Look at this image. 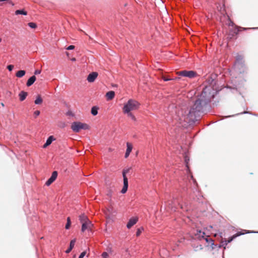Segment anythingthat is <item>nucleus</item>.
<instances>
[{"instance_id": "obj_16", "label": "nucleus", "mask_w": 258, "mask_h": 258, "mask_svg": "<svg viewBox=\"0 0 258 258\" xmlns=\"http://www.w3.org/2000/svg\"><path fill=\"white\" fill-rule=\"evenodd\" d=\"M36 79V78L35 76H33L31 77H30L27 81V86H30L31 85H32L35 81Z\"/></svg>"}, {"instance_id": "obj_18", "label": "nucleus", "mask_w": 258, "mask_h": 258, "mask_svg": "<svg viewBox=\"0 0 258 258\" xmlns=\"http://www.w3.org/2000/svg\"><path fill=\"white\" fill-rule=\"evenodd\" d=\"M27 95L28 94L27 92L24 91H21L19 95L20 97V100L21 101H23L26 98Z\"/></svg>"}, {"instance_id": "obj_46", "label": "nucleus", "mask_w": 258, "mask_h": 258, "mask_svg": "<svg viewBox=\"0 0 258 258\" xmlns=\"http://www.w3.org/2000/svg\"><path fill=\"white\" fill-rule=\"evenodd\" d=\"M193 179V182L195 183H196V181L195 180V178H192Z\"/></svg>"}, {"instance_id": "obj_41", "label": "nucleus", "mask_w": 258, "mask_h": 258, "mask_svg": "<svg viewBox=\"0 0 258 258\" xmlns=\"http://www.w3.org/2000/svg\"><path fill=\"white\" fill-rule=\"evenodd\" d=\"M107 251L110 253H111L112 252V250L111 248H108L107 249Z\"/></svg>"}, {"instance_id": "obj_15", "label": "nucleus", "mask_w": 258, "mask_h": 258, "mask_svg": "<svg viewBox=\"0 0 258 258\" xmlns=\"http://www.w3.org/2000/svg\"><path fill=\"white\" fill-rule=\"evenodd\" d=\"M75 242H76V239H73L72 240H71V241L70 242V244L69 247L66 251V253H70L72 249L74 248V246Z\"/></svg>"}, {"instance_id": "obj_22", "label": "nucleus", "mask_w": 258, "mask_h": 258, "mask_svg": "<svg viewBox=\"0 0 258 258\" xmlns=\"http://www.w3.org/2000/svg\"><path fill=\"white\" fill-rule=\"evenodd\" d=\"M91 113L93 115H96L98 113V108L96 106H94L91 109Z\"/></svg>"}, {"instance_id": "obj_3", "label": "nucleus", "mask_w": 258, "mask_h": 258, "mask_svg": "<svg viewBox=\"0 0 258 258\" xmlns=\"http://www.w3.org/2000/svg\"><path fill=\"white\" fill-rule=\"evenodd\" d=\"M71 128L73 132L75 133H79L82 130H90V126L86 123L76 121L72 123Z\"/></svg>"}, {"instance_id": "obj_48", "label": "nucleus", "mask_w": 258, "mask_h": 258, "mask_svg": "<svg viewBox=\"0 0 258 258\" xmlns=\"http://www.w3.org/2000/svg\"><path fill=\"white\" fill-rule=\"evenodd\" d=\"M199 248H200V249H203L202 246L200 245V247H199Z\"/></svg>"}, {"instance_id": "obj_24", "label": "nucleus", "mask_w": 258, "mask_h": 258, "mask_svg": "<svg viewBox=\"0 0 258 258\" xmlns=\"http://www.w3.org/2000/svg\"><path fill=\"white\" fill-rule=\"evenodd\" d=\"M71 225V218L70 217L67 218V222L65 228L66 229H69Z\"/></svg>"}, {"instance_id": "obj_33", "label": "nucleus", "mask_w": 258, "mask_h": 258, "mask_svg": "<svg viewBox=\"0 0 258 258\" xmlns=\"http://www.w3.org/2000/svg\"><path fill=\"white\" fill-rule=\"evenodd\" d=\"M86 254V251L82 252L79 256V258H83Z\"/></svg>"}, {"instance_id": "obj_26", "label": "nucleus", "mask_w": 258, "mask_h": 258, "mask_svg": "<svg viewBox=\"0 0 258 258\" xmlns=\"http://www.w3.org/2000/svg\"><path fill=\"white\" fill-rule=\"evenodd\" d=\"M56 178H49L48 180L46 182L45 184L47 186L50 185L54 181Z\"/></svg>"}, {"instance_id": "obj_35", "label": "nucleus", "mask_w": 258, "mask_h": 258, "mask_svg": "<svg viewBox=\"0 0 258 258\" xmlns=\"http://www.w3.org/2000/svg\"><path fill=\"white\" fill-rule=\"evenodd\" d=\"M14 68V66L13 65H9L8 67H7V68L10 71H11Z\"/></svg>"}, {"instance_id": "obj_8", "label": "nucleus", "mask_w": 258, "mask_h": 258, "mask_svg": "<svg viewBox=\"0 0 258 258\" xmlns=\"http://www.w3.org/2000/svg\"><path fill=\"white\" fill-rule=\"evenodd\" d=\"M128 178H123V186L121 190V192L122 194H125L128 188Z\"/></svg>"}, {"instance_id": "obj_51", "label": "nucleus", "mask_w": 258, "mask_h": 258, "mask_svg": "<svg viewBox=\"0 0 258 258\" xmlns=\"http://www.w3.org/2000/svg\"><path fill=\"white\" fill-rule=\"evenodd\" d=\"M222 233H220V237H221V238L222 237Z\"/></svg>"}, {"instance_id": "obj_39", "label": "nucleus", "mask_w": 258, "mask_h": 258, "mask_svg": "<svg viewBox=\"0 0 258 258\" xmlns=\"http://www.w3.org/2000/svg\"><path fill=\"white\" fill-rule=\"evenodd\" d=\"M40 73H41V71L37 70L35 71L34 74L35 75H38V74H40Z\"/></svg>"}, {"instance_id": "obj_49", "label": "nucleus", "mask_w": 258, "mask_h": 258, "mask_svg": "<svg viewBox=\"0 0 258 258\" xmlns=\"http://www.w3.org/2000/svg\"><path fill=\"white\" fill-rule=\"evenodd\" d=\"M66 54L68 56H69V53L68 52H67Z\"/></svg>"}, {"instance_id": "obj_32", "label": "nucleus", "mask_w": 258, "mask_h": 258, "mask_svg": "<svg viewBox=\"0 0 258 258\" xmlns=\"http://www.w3.org/2000/svg\"><path fill=\"white\" fill-rule=\"evenodd\" d=\"M58 175L57 171H55L52 172V175L50 177H56Z\"/></svg>"}, {"instance_id": "obj_40", "label": "nucleus", "mask_w": 258, "mask_h": 258, "mask_svg": "<svg viewBox=\"0 0 258 258\" xmlns=\"http://www.w3.org/2000/svg\"><path fill=\"white\" fill-rule=\"evenodd\" d=\"M184 160H185V162H186V163L187 164L188 163V161H189V158L187 156H185L184 158Z\"/></svg>"}, {"instance_id": "obj_42", "label": "nucleus", "mask_w": 258, "mask_h": 258, "mask_svg": "<svg viewBox=\"0 0 258 258\" xmlns=\"http://www.w3.org/2000/svg\"><path fill=\"white\" fill-rule=\"evenodd\" d=\"M163 79H164L165 81H168V80H171L170 79H166V78H164V77H163Z\"/></svg>"}, {"instance_id": "obj_45", "label": "nucleus", "mask_w": 258, "mask_h": 258, "mask_svg": "<svg viewBox=\"0 0 258 258\" xmlns=\"http://www.w3.org/2000/svg\"><path fill=\"white\" fill-rule=\"evenodd\" d=\"M10 3L12 6H14V3H13L12 2L10 1Z\"/></svg>"}, {"instance_id": "obj_54", "label": "nucleus", "mask_w": 258, "mask_h": 258, "mask_svg": "<svg viewBox=\"0 0 258 258\" xmlns=\"http://www.w3.org/2000/svg\"><path fill=\"white\" fill-rule=\"evenodd\" d=\"M2 42V39L0 38V43Z\"/></svg>"}, {"instance_id": "obj_9", "label": "nucleus", "mask_w": 258, "mask_h": 258, "mask_svg": "<svg viewBox=\"0 0 258 258\" xmlns=\"http://www.w3.org/2000/svg\"><path fill=\"white\" fill-rule=\"evenodd\" d=\"M126 146L127 149L124 156L125 158H127L129 156L130 153L131 152L133 149V146L130 143L127 142L126 143Z\"/></svg>"}, {"instance_id": "obj_31", "label": "nucleus", "mask_w": 258, "mask_h": 258, "mask_svg": "<svg viewBox=\"0 0 258 258\" xmlns=\"http://www.w3.org/2000/svg\"><path fill=\"white\" fill-rule=\"evenodd\" d=\"M102 256L103 258H108V254L107 252H104L102 253Z\"/></svg>"}, {"instance_id": "obj_47", "label": "nucleus", "mask_w": 258, "mask_h": 258, "mask_svg": "<svg viewBox=\"0 0 258 258\" xmlns=\"http://www.w3.org/2000/svg\"><path fill=\"white\" fill-rule=\"evenodd\" d=\"M199 248H200V249H203L202 246L200 245V247H199Z\"/></svg>"}, {"instance_id": "obj_19", "label": "nucleus", "mask_w": 258, "mask_h": 258, "mask_svg": "<svg viewBox=\"0 0 258 258\" xmlns=\"http://www.w3.org/2000/svg\"><path fill=\"white\" fill-rule=\"evenodd\" d=\"M227 245V241H226V239L225 238V239H222L221 241V243L219 245V247H223L224 248V249H226V246Z\"/></svg>"}, {"instance_id": "obj_13", "label": "nucleus", "mask_w": 258, "mask_h": 258, "mask_svg": "<svg viewBox=\"0 0 258 258\" xmlns=\"http://www.w3.org/2000/svg\"><path fill=\"white\" fill-rule=\"evenodd\" d=\"M244 233L241 232H238L236 234H234L233 236L235 238H236L237 237L239 236L242 235H243L244 233H258V232H255L254 231L247 230H244Z\"/></svg>"}, {"instance_id": "obj_14", "label": "nucleus", "mask_w": 258, "mask_h": 258, "mask_svg": "<svg viewBox=\"0 0 258 258\" xmlns=\"http://www.w3.org/2000/svg\"><path fill=\"white\" fill-rule=\"evenodd\" d=\"M114 96L115 93L113 91H109L106 94V97L108 100H112L114 97Z\"/></svg>"}, {"instance_id": "obj_2", "label": "nucleus", "mask_w": 258, "mask_h": 258, "mask_svg": "<svg viewBox=\"0 0 258 258\" xmlns=\"http://www.w3.org/2000/svg\"><path fill=\"white\" fill-rule=\"evenodd\" d=\"M139 106L140 103L137 101L130 99L126 103H124L122 111L124 114H127L132 112L133 111L137 110Z\"/></svg>"}, {"instance_id": "obj_29", "label": "nucleus", "mask_w": 258, "mask_h": 258, "mask_svg": "<svg viewBox=\"0 0 258 258\" xmlns=\"http://www.w3.org/2000/svg\"><path fill=\"white\" fill-rule=\"evenodd\" d=\"M143 230V228H139L137 230V233H136V235H137V236H139L141 234V232H142Z\"/></svg>"}, {"instance_id": "obj_34", "label": "nucleus", "mask_w": 258, "mask_h": 258, "mask_svg": "<svg viewBox=\"0 0 258 258\" xmlns=\"http://www.w3.org/2000/svg\"><path fill=\"white\" fill-rule=\"evenodd\" d=\"M177 75H180V76H184V77L185 71L177 72Z\"/></svg>"}, {"instance_id": "obj_6", "label": "nucleus", "mask_w": 258, "mask_h": 258, "mask_svg": "<svg viewBox=\"0 0 258 258\" xmlns=\"http://www.w3.org/2000/svg\"><path fill=\"white\" fill-rule=\"evenodd\" d=\"M114 211L112 208L108 209L105 212V214L107 219H111L113 216Z\"/></svg>"}, {"instance_id": "obj_36", "label": "nucleus", "mask_w": 258, "mask_h": 258, "mask_svg": "<svg viewBox=\"0 0 258 258\" xmlns=\"http://www.w3.org/2000/svg\"><path fill=\"white\" fill-rule=\"evenodd\" d=\"M75 48V46L74 45H70L69 47L67 48L68 50H72L73 49Z\"/></svg>"}, {"instance_id": "obj_21", "label": "nucleus", "mask_w": 258, "mask_h": 258, "mask_svg": "<svg viewBox=\"0 0 258 258\" xmlns=\"http://www.w3.org/2000/svg\"><path fill=\"white\" fill-rule=\"evenodd\" d=\"M204 239H205V240L208 242V243H211V246L212 247V248L214 249L215 248V247L214 246V243L213 242V241L212 239H210V238H209V237L208 236H207L206 237H205L204 238Z\"/></svg>"}, {"instance_id": "obj_43", "label": "nucleus", "mask_w": 258, "mask_h": 258, "mask_svg": "<svg viewBox=\"0 0 258 258\" xmlns=\"http://www.w3.org/2000/svg\"><path fill=\"white\" fill-rule=\"evenodd\" d=\"M229 25V26H233L234 25V24L233 22H230Z\"/></svg>"}, {"instance_id": "obj_5", "label": "nucleus", "mask_w": 258, "mask_h": 258, "mask_svg": "<svg viewBox=\"0 0 258 258\" xmlns=\"http://www.w3.org/2000/svg\"><path fill=\"white\" fill-rule=\"evenodd\" d=\"M98 74L97 72H92L89 74L87 77V81L90 83L93 82L97 78Z\"/></svg>"}, {"instance_id": "obj_20", "label": "nucleus", "mask_w": 258, "mask_h": 258, "mask_svg": "<svg viewBox=\"0 0 258 258\" xmlns=\"http://www.w3.org/2000/svg\"><path fill=\"white\" fill-rule=\"evenodd\" d=\"M25 71L23 70H21L18 71L16 74V76L18 78H21L25 75Z\"/></svg>"}, {"instance_id": "obj_1", "label": "nucleus", "mask_w": 258, "mask_h": 258, "mask_svg": "<svg viewBox=\"0 0 258 258\" xmlns=\"http://www.w3.org/2000/svg\"><path fill=\"white\" fill-rule=\"evenodd\" d=\"M210 87H206L200 96L195 101H192L187 108H182L178 113L177 119L180 123L185 126V122L193 121L197 114L200 112L203 106L209 102L214 96V92L211 91Z\"/></svg>"}, {"instance_id": "obj_10", "label": "nucleus", "mask_w": 258, "mask_h": 258, "mask_svg": "<svg viewBox=\"0 0 258 258\" xmlns=\"http://www.w3.org/2000/svg\"><path fill=\"white\" fill-rule=\"evenodd\" d=\"M55 140V138L53 136H50L47 139L46 143L43 146V148H46L47 146L50 145L51 143Z\"/></svg>"}, {"instance_id": "obj_17", "label": "nucleus", "mask_w": 258, "mask_h": 258, "mask_svg": "<svg viewBox=\"0 0 258 258\" xmlns=\"http://www.w3.org/2000/svg\"><path fill=\"white\" fill-rule=\"evenodd\" d=\"M132 170L130 168L123 170L122 172L123 177H126V176H131Z\"/></svg>"}, {"instance_id": "obj_50", "label": "nucleus", "mask_w": 258, "mask_h": 258, "mask_svg": "<svg viewBox=\"0 0 258 258\" xmlns=\"http://www.w3.org/2000/svg\"><path fill=\"white\" fill-rule=\"evenodd\" d=\"M9 0H0V1H8Z\"/></svg>"}, {"instance_id": "obj_37", "label": "nucleus", "mask_w": 258, "mask_h": 258, "mask_svg": "<svg viewBox=\"0 0 258 258\" xmlns=\"http://www.w3.org/2000/svg\"><path fill=\"white\" fill-rule=\"evenodd\" d=\"M34 114L36 116H38L39 114H40V111H38V110H36L34 112Z\"/></svg>"}, {"instance_id": "obj_52", "label": "nucleus", "mask_w": 258, "mask_h": 258, "mask_svg": "<svg viewBox=\"0 0 258 258\" xmlns=\"http://www.w3.org/2000/svg\"><path fill=\"white\" fill-rule=\"evenodd\" d=\"M1 104H2V106H4V104L3 103H2Z\"/></svg>"}, {"instance_id": "obj_23", "label": "nucleus", "mask_w": 258, "mask_h": 258, "mask_svg": "<svg viewBox=\"0 0 258 258\" xmlns=\"http://www.w3.org/2000/svg\"><path fill=\"white\" fill-rule=\"evenodd\" d=\"M42 99L39 95H38L37 97V98L35 101V103L36 104H40L42 103Z\"/></svg>"}, {"instance_id": "obj_12", "label": "nucleus", "mask_w": 258, "mask_h": 258, "mask_svg": "<svg viewBox=\"0 0 258 258\" xmlns=\"http://www.w3.org/2000/svg\"><path fill=\"white\" fill-rule=\"evenodd\" d=\"M205 234V232H202L201 230H197L196 233L195 234L194 238L201 239L204 238Z\"/></svg>"}, {"instance_id": "obj_25", "label": "nucleus", "mask_w": 258, "mask_h": 258, "mask_svg": "<svg viewBox=\"0 0 258 258\" xmlns=\"http://www.w3.org/2000/svg\"><path fill=\"white\" fill-rule=\"evenodd\" d=\"M15 14L16 15L22 14V15H26L27 13L26 11H25L24 10H17L15 12Z\"/></svg>"}, {"instance_id": "obj_7", "label": "nucleus", "mask_w": 258, "mask_h": 258, "mask_svg": "<svg viewBox=\"0 0 258 258\" xmlns=\"http://www.w3.org/2000/svg\"><path fill=\"white\" fill-rule=\"evenodd\" d=\"M138 218H132L130 219L126 225V227L128 229H130L134 225H135L138 221Z\"/></svg>"}, {"instance_id": "obj_38", "label": "nucleus", "mask_w": 258, "mask_h": 258, "mask_svg": "<svg viewBox=\"0 0 258 258\" xmlns=\"http://www.w3.org/2000/svg\"><path fill=\"white\" fill-rule=\"evenodd\" d=\"M66 124L64 122H61L60 127L63 128V127H64L66 126Z\"/></svg>"}, {"instance_id": "obj_11", "label": "nucleus", "mask_w": 258, "mask_h": 258, "mask_svg": "<svg viewBox=\"0 0 258 258\" xmlns=\"http://www.w3.org/2000/svg\"><path fill=\"white\" fill-rule=\"evenodd\" d=\"M196 76H197V74L192 71H185L184 77H187V78L191 79V78H195Z\"/></svg>"}, {"instance_id": "obj_28", "label": "nucleus", "mask_w": 258, "mask_h": 258, "mask_svg": "<svg viewBox=\"0 0 258 258\" xmlns=\"http://www.w3.org/2000/svg\"><path fill=\"white\" fill-rule=\"evenodd\" d=\"M28 25L29 27H30L32 28H35L36 27V24H35L34 23H32V22L29 23H28Z\"/></svg>"}, {"instance_id": "obj_4", "label": "nucleus", "mask_w": 258, "mask_h": 258, "mask_svg": "<svg viewBox=\"0 0 258 258\" xmlns=\"http://www.w3.org/2000/svg\"><path fill=\"white\" fill-rule=\"evenodd\" d=\"M79 220L82 223L81 231L82 232H84L87 229L90 231L92 230L93 225L85 215H80Z\"/></svg>"}, {"instance_id": "obj_44", "label": "nucleus", "mask_w": 258, "mask_h": 258, "mask_svg": "<svg viewBox=\"0 0 258 258\" xmlns=\"http://www.w3.org/2000/svg\"><path fill=\"white\" fill-rule=\"evenodd\" d=\"M71 60H72V61H76V58L74 57V58H72L71 59Z\"/></svg>"}, {"instance_id": "obj_53", "label": "nucleus", "mask_w": 258, "mask_h": 258, "mask_svg": "<svg viewBox=\"0 0 258 258\" xmlns=\"http://www.w3.org/2000/svg\"><path fill=\"white\" fill-rule=\"evenodd\" d=\"M241 29H242L243 30H245L246 29V28H242Z\"/></svg>"}, {"instance_id": "obj_27", "label": "nucleus", "mask_w": 258, "mask_h": 258, "mask_svg": "<svg viewBox=\"0 0 258 258\" xmlns=\"http://www.w3.org/2000/svg\"><path fill=\"white\" fill-rule=\"evenodd\" d=\"M126 114L128 116L130 117L132 119L134 120H136L135 116L133 115V114L132 112L127 113Z\"/></svg>"}, {"instance_id": "obj_30", "label": "nucleus", "mask_w": 258, "mask_h": 258, "mask_svg": "<svg viewBox=\"0 0 258 258\" xmlns=\"http://www.w3.org/2000/svg\"><path fill=\"white\" fill-rule=\"evenodd\" d=\"M235 239L234 237L233 236H231L229 238L228 240H226L227 244L231 242L232 241H233Z\"/></svg>"}]
</instances>
